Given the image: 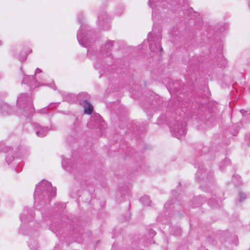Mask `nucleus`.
<instances>
[{
  "label": "nucleus",
  "mask_w": 250,
  "mask_h": 250,
  "mask_svg": "<svg viewBox=\"0 0 250 250\" xmlns=\"http://www.w3.org/2000/svg\"><path fill=\"white\" fill-rule=\"evenodd\" d=\"M83 13L78 14V21L81 25L77 34L78 41L83 47H90L96 45V42H98V40L95 32L83 22Z\"/></svg>",
  "instance_id": "1"
},
{
  "label": "nucleus",
  "mask_w": 250,
  "mask_h": 250,
  "mask_svg": "<svg viewBox=\"0 0 250 250\" xmlns=\"http://www.w3.org/2000/svg\"><path fill=\"white\" fill-rule=\"evenodd\" d=\"M55 195L56 188L52 187L51 183L42 181L36 186L34 199L36 202L42 200L44 202H48Z\"/></svg>",
  "instance_id": "2"
},
{
  "label": "nucleus",
  "mask_w": 250,
  "mask_h": 250,
  "mask_svg": "<svg viewBox=\"0 0 250 250\" xmlns=\"http://www.w3.org/2000/svg\"><path fill=\"white\" fill-rule=\"evenodd\" d=\"M207 28V34L204 33L202 36V40L205 42L208 41L210 45L214 47H223L224 43L221 39V33L225 30L224 26H221L217 29L213 26H208L204 27Z\"/></svg>",
  "instance_id": "3"
},
{
  "label": "nucleus",
  "mask_w": 250,
  "mask_h": 250,
  "mask_svg": "<svg viewBox=\"0 0 250 250\" xmlns=\"http://www.w3.org/2000/svg\"><path fill=\"white\" fill-rule=\"evenodd\" d=\"M161 32L162 28L160 26L154 25L152 32L148 34L147 39L143 41L140 47H162Z\"/></svg>",
  "instance_id": "4"
},
{
  "label": "nucleus",
  "mask_w": 250,
  "mask_h": 250,
  "mask_svg": "<svg viewBox=\"0 0 250 250\" xmlns=\"http://www.w3.org/2000/svg\"><path fill=\"white\" fill-rule=\"evenodd\" d=\"M186 124L184 121H178L176 124L170 127L172 135L177 139H180L181 137L186 134Z\"/></svg>",
  "instance_id": "5"
},
{
  "label": "nucleus",
  "mask_w": 250,
  "mask_h": 250,
  "mask_svg": "<svg viewBox=\"0 0 250 250\" xmlns=\"http://www.w3.org/2000/svg\"><path fill=\"white\" fill-rule=\"evenodd\" d=\"M17 103L19 105L26 104L24 110L27 111V114H30L34 110L31 98L25 94H21L18 98Z\"/></svg>",
  "instance_id": "6"
},
{
  "label": "nucleus",
  "mask_w": 250,
  "mask_h": 250,
  "mask_svg": "<svg viewBox=\"0 0 250 250\" xmlns=\"http://www.w3.org/2000/svg\"><path fill=\"white\" fill-rule=\"evenodd\" d=\"M110 19L104 11L101 12L98 17L97 25L101 29L107 30L110 28Z\"/></svg>",
  "instance_id": "7"
},
{
  "label": "nucleus",
  "mask_w": 250,
  "mask_h": 250,
  "mask_svg": "<svg viewBox=\"0 0 250 250\" xmlns=\"http://www.w3.org/2000/svg\"><path fill=\"white\" fill-rule=\"evenodd\" d=\"M79 98L81 97H84L85 99H82L80 101V104L84 108V113L86 114H90L93 111V106L87 101L88 95L86 93H82L79 95Z\"/></svg>",
  "instance_id": "8"
},
{
  "label": "nucleus",
  "mask_w": 250,
  "mask_h": 250,
  "mask_svg": "<svg viewBox=\"0 0 250 250\" xmlns=\"http://www.w3.org/2000/svg\"><path fill=\"white\" fill-rule=\"evenodd\" d=\"M33 126L36 130V135L40 137H44L49 130L47 127L42 126L38 123H33Z\"/></svg>",
  "instance_id": "9"
},
{
  "label": "nucleus",
  "mask_w": 250,
  "mask_h": 250,
  "mask_svg": "<svg viewBox=\"0 0 250 250\" xmlns=\"http://www.w3.org/2000/svg\"><path fill=\"white\" fill-rule=\"evenodd\" d=\"M126 43L123 41H112L107 40L104 43V47H112L114 46H122L126 45Z\"/></svg>",
  "instance_id": "10"
},
{
  "label": "nucleus",
  "mask_w": 250,
  "mask_h": 250,
  "mask_svg": "<svg viewBox=\"0 0 250 250\" xmlns=\"http://www.w3.org/2000/svg\"><path fill=\"white\" fill-rule=\"evenodd\" d=\"M169 36L171 38V42H177L182 41L183 38L179 35V33L175 28H174L169 32Z\"/></svg>",
  "instance_id": "11"
},
{
  "label": "nucleus",
  "mask_w": 250,
  "mask_h": 250,
  "mask_svg": "<svg viewBox=\"0 0 250 250\" xmlns=\"http://www.w3.org/2000/svg\"><path fill=\"white\" fill-rule=\"evenodd\" d=\"M0 111L3 115L6 114H10L12 113L11 108L6 103H2L0 105Z\"/></svg>",
  "instance_id": "12"
},
{
  "label": "nucleus",
  "mask_w": 250,
  "mask_h": 250,
  "mask_svg": "<svg viewBox=\"0 0 250 250\" xmlns=\"http://www.w3.org/2000/svg\"><path fill=\"white\" fill-rule=\"evenodd\" d=\"M22 83L27 84L30 86L35 84V79L34 76H26L23 78Z\"/></svg>",
  "instance_id": "13"
},
{
  "label": "nucleus",
  "mask_w": 250,
  "mask_h": 250,
  "mask_svg": "<svg viewBox=\"0 0 250 250\" xmlns=\"http://www.w3.org/2000/svg\"><path fill=\"white\" fill-rule=\"evenodd\" d=\"M140 202L144 205L149 206L151 201L148 196L145 195L142 197L140 199Z\"/></svg>",
  "instance_id": "14"
},
{
  "label": "nucleus",
  "mask_w": 250,
  "mask_h": 250,
  "mask_svg": "<svg viewBox=\"0 0 250 250\" xmlns=\"http://www.w3.org/2000/svg\"><path fill=\"white\" fill-rule=\"evenodd\" d=\"M71 166V162L69 159H63L62 162V166L66 170L69 171V167Z\"/></svg>",
  "instance_id": "15"
},
{
  "label": "nucleus",
  "mask_w": 250,
  "mask_h": 250,
  "mask_svg": "<svg viewBox=\"0 0 250 250\" xmlns=\"http://www.w3.org/2000/svg\"><path fill=\"white\" fill-rule=\"evenodd\" d=\"M202 170L203 169L202 168H201L200 167L199 168V169L198 170V171L196 173V178L197 180H200L203 178V176H202V175H203Z\"/></svg>",
  "instance_id": "16"
},
{
  "label": "nucleus",
  "mask_w": 250,
  "mask_h": 250,
  "mask_svg": "<svg viewBox=\"0 0 250 250\" xmlns=\"http://www.w3.org/2000/svg\"><path fill=\"white\" fill-rule=\"evenodd\" d=\"M246 197L247 196L245 193L242 191L239 192L238 197L240 202H242L243 200L245 199Z\"/></svg>",
  "instance_id": "17"
},
{
  "label": "nucleus",
  "mask_w": 250,
  "mask_h": 250,
  "mask_svg": "<svg viewBox=\"0 0 250 250\" xmlns=\"http://www.w3.org/2000/svg\"><path fill=\"white\" fill-rule=\"evenodd\" d=\"M124 7L123 5H120L117 8V14L118 15H121L124 11Z\"/></svg>",
  "instance_id": "18"
},
{
  "label": "nucleus",
  "mask_w": 250,
  "mask_h": 250,
  "mask_svg": "<svg viewBox=\"0 0 250 250\" xmlns=\"http://www.w3.org/2000/svg\"><path fill=\"white\" fill-rule=\"evenodd\" d=\"M13 160H14V157L12 155L7 156L5 159V161L7 162L8 165H9Z\"/></svg>",
  "instance_id": "19"
},
{
  "label": "nucleus",
  "mask_w": 250,
  "mask_h": 250,
  "mask_svg": "<svg viewBox=\"0 0 250 250\" xmlns=\"http://www.w3.org/2000/svg\"><path fill=\"white\" fill-rule=\"evenodd\" d=\"M215 202H216V204L215 203V202H214V203H210V202L209 201V202H208V203H209V204H210V205H211V206H212L213 207H215L217 205H218V201H216Z\"/></svg>",
  "instance_id": "20"
},
{
  "label": "nucleus",
  "mask_w": 250,
  "mask_h": 250,
  "mask_svg": "<svg viewBox=\"0 0 250 250\" xmlns=\"http://www.w3.org/2000/svg\"><path fill=\"white\" fill-rule=\"evenodd\" d=\"M41 72H42V70H41L40 69H39V68H37L36 69V71H35V75H36V74H37V73H41Z\"/></svg>",
  "instance_id": "21"
},
{
  "label": "nucleus",
  "mask_w": 250,
  "mask_h": 250,
  "mask_svg": "<svg viewBox=\"0 0 250 250\" xmlns=\"http://www.w3.org/2000/svg\"><path fill=\"white\" fill-rule=\"evenodd\" d=\"M246 139L249 140L250 141V133H249L246 135Z\"/></svg>",
  "instance_id": "22"
},
{
  "label": "nucleus",
  "mask_w": 250,
  "mask_h": 250,
  "mask_svg": "<svg viewBox=\"0 0 250 250\" xmlns=\"http://www.w3.org/2000/svg\"><path fill=\"white\" fill-rule=\"evenodd\" d=\"M240 112L241 113L243 116H244V113L247 112V111H246L244 109H241L240 110Z\"/></svg>",
  "instance_id": "23"
},
{
  "label": "nucleus",
  "mask_w": 250,
  "mask_h": 250,
  "mask_svg": "<svg viewBox=\"0 0 250 250\" xmlns=\"http://www.w3.org/2000/svg\"><path fill=\"white\" fill-rule=\"evenodd\" d=\"M170 204V203L168 202H167L165 205V207L166 208H167L168 207V206Z\"/></svg>",
  "instance_id": "24"
},
{
  "label": "nucleus",
  "mask_w": 250,
  "mask_h": 250,
  "mask_svg": "<svg viewBox=\"0 0 250 250\" xmlns=\"http://www.w3.org/2000/svg\"><path fill=\"white\" fill-rule=\"evenodd\" d=\"M151 0H149V1H148V5L149 6V7H151L152 5H151Z\"/></svg>",
  "instance_id": "25"
},
{
  "label": "nucleus",
  "mask_w": 250,
  "mask_h": 250,
  "mask_svg": "<svg viewBox=\"0 0 250 250\" xmlns=\"http://www.w3.org/2000/svg\"><path fill=\"white\" fill-rule=\"evenodd\" d=\"M196 26H197V27H196V31H195V36H197V31H198V28H198V27L197 26V25H196Z\"/></svg>",
  "instance_id": "26"
},
{
  "label": "nucleus",
  "mask_w": 250,
  "mask_h": 250,
  "mask_svg": "<svg viewBox=\"0 0 250 250\" xmlns=\"http://www.w3.org/2000/svg\"><path fill=\"white\" fill-rule=\"evenodd\" d=\"M247 115H248V117H248V120H249V121H250V112L249 113H248Z\"/></svg>",
  "instance_id": "27"
},
{
  "label": "nucleus",
  "mask_w": 250,
  "mask_h": 250,
  "mask_svg": "<svg viewBox=\"0 0 250 250\" xmlns=\"http://www.w3.org/2000/svg\"><path fill=\"white\" fill-rule=\"evenodd\" d=\"M2 45H3V43H2V41H0V46Z\"/></svg>",
  "instance_id": "28"
},
{
  "label": "nucleus",
  "mask_w": 250,
  "mask_h": 250,
  "mask_svg": "<svg viewBox=\"0 0 250 250\" xmlns=\"http://www.w3.org/2000/svg\"><path fill=\"white\" fill-rule=\"evenodd\" d=\"M162 50H163V48H159V51H160V52L162 51Z\"/></svg>",
  "instance_id": "29"
},
{
  "label": "nucleus",
  "mask_w": 250,
  "mask_h": 250,
  "mask_svg": "<svg viewBox=\"0 0 250 250\" xmlns=\"http://www.w3.org/2000/svg\"><path fill=\"white\" fill-rule=\"evenodd\" d=\"M90 123L89 122V123H88L87 124V126H90Z\"/></svg>",
  "instance_id": "30"
},
{
  "label": "nucleus",
  "mask_w": 250,
  "mask_h": 250,
  "mask_svg": "<svg viewBox=\"0 0 250 250\" xmlns=\"http://www.w3.org/2000/svg\"><path fill=\"white\" fill-rule=\"evenodd\" d=\"M202 24V22H199V25H200V26H201V24Z\"/></svg>",
  "instance_id": "31"
},
{
  "label": "nucleus",
  "mask_w": 250,
  "mask_h": 250,
  "mask_svg": "<svg viewBox=\"0 0 250 250\" xmlns=\"http://www.w3.org/2000/svg\"><path fill=\"white\" fill-rule=\"evenodd\" d=\"M26 59V57H25L24 58H23V60H24Z\"/></svg>",
  "instance_id": "32"
},
{
  "label": "nucleus",
  "mask_w": 250,
  "mask_h": 250,
  "mask_svg": "<svg viewBox=\"0 0 250 250\" xmlns=\"http://www.w3.org/2000/svg\"><path fill=\"white\" fill-rule=\"evenodd\" d=\"M228 160H225V162H228Z\"/></svg>",
  "instance_id": "33"
}]
</instances>
